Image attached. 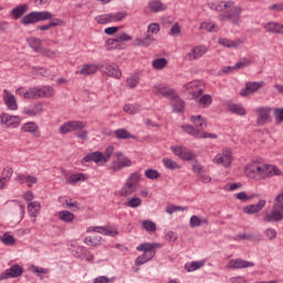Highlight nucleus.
Listing matches in <instances>:
<instances>
[{
    "instance_id": "obj_1",
    "label": "nucleus",
    "mask_w": 283,
    "mask_h": 283,
    "mask_svg": "<svg viewBox=\"0 0 283 283\" xmlns=\"http://www.w3.org/2000/svg\"><path fill=\"white\" fill-rule=\"evenodd\" d=\"M41 21H50L49 28H63L65 27V22L59 18L52 19V12L50 11H32L25 14L21 20L20 23L22 25H34V23H41Z\"/></svg>"
},
{
    "instance_id": "obj_2",
    "label": "nucleus",
    "mask_w": 283,
    "mask_h": 283,
    "mask_svg": "<svg viewBox=\"0 0 283 283\" xmlns=\"http://www.w3.org/2000/svg\"><path fill=\"white\" fill-rule=\"evenodd\" d=\"M283 220V192L275 197L271 213L263 216V222H282Z\"/></svg>"
},
{
    "instance_id": "obj_3",
    "label": "nucleus",
    "mask_w": 283,
    "mask_h": 283,
    "mask_svg": "<svg viewBox=\"0 0 283 283\" xmlns=\"http://www.w3.org/2000/svg\"><path fill=\"white\" fill-rule=\"evenodd\" d=\"M182 92L188 94L190 101H198L202 96L205 87H202V82L192 81L182 86Z\"/></svg>"
},
{
    "instance_id": "obj_4",
    "label": "nucleus",
    "mask_w": 283,
    "mask_h": 283,
    "mask_svg": "<svg viewBox=\"0 0 283 283\" xmlns=\"http://www.w3.org/2000/svg\"><path fill=\"white\" fill-rule=\"evenodd\" d=\"M242 10L241 7H235V2H233V6L228 8V11L219 14V21H230V23L238 25L240 23Z\"/></svg>"
},
{
    "instance_id": "obj_5",
    "label": "nucleus",
    "mask_w": 283,
    "mask_h": 283,
    "mask_svg": "<svg viewBox=\"0 0 283 283\" xmlns=\"http://www.w3.org/2000/svg\"><path fill=\"white\" fill-rule=\"evenodd\" d=\"M87 127V123L81 120H70L62 124L59 128L60 134L65 135L71 132H77V129H85Z\"/></svg>"
},
{
    "instance_id": "obj_6",
    "label": "nucleus",
    "mask_w": 283,
    "mask_h": 283,
    "mask_svg": "<svg viewBox=\"0 0 283 283\" xmlns=\"http://www.w3.org/2000/svg\"><path fill=\"white\" fill-rule=\"evenodd\" d=\"M256 125L258 127H264L266 123L271 119V107L261 106L255 109Z\"/></svg>"
},
{
    "instance_id": "obj_7",
    "label": "nucleus",
    "mask_w": 283,
    "mask_h": 283,
    "mask_svg": "<svg viewBox=\"0 0 283 283\" xmlns=\"http://www.w3.org/2000/svg\"><path fill=\"white\" fill-rule=\"evenodd\" d=\"M21 275H23L22 266L19 264H13L4 272L0 273V282H3V280L21 277Z\"/></svg>"
},
{
    "instance_id": "obj_8",
    "label": "nucleus",
    "mask_w": 283,
    "mask_h": 283,
    "mask_svg": "<svg viewBox=\"0 0 283 283\" xmlns=\"http://www.w3.org/2000/svg\"><path fill=\"white\" fill-rule=\"evenodd\" d=\"M171 151L181 160H196V154L185 146H172Z\"/></svg>"
},
{
    "instance_id": "obj_9",
    "label": "nucleus",
    "mask_w": 283,
    "mask_h": 283,
    "mask_svg": "<svg viewBox=\"0 0 283 283\" xmlns=\"http://www.w3.org/2000/svg\"><path fill=\"white\" fill-rule=\"evenodd\" d=\"M0 123L4 125L7 129L10 127H19V125H21V117L2 113L0 115Z\"/></svg>"
},
{
    "instance_id": "obj_10",
    "label": "nucleus",
    "mask_w": 283,
    "mask_h": 283,
    "mask_svg": "<svg viewBox=\"0 0 283 283\" xmlns=\"http://www.w3.org/2000/svg\"><path fill=\"white\" fill-rule=\"evenodd\" d=\"M18 92L19 94H22L23 98H27V101L43 98V88L41 87H31L25 92H23V88H19Z\"/></svg>"
},
{
    "instance_id": "obj_11",
    "label": "nucleus",
    "mask_w": 283,
    "mask_h": 283,
    "mask_svg": "<svg viewBox=\"0 0 283 283\" xmlns=\"http://www.w3.org/2000/svg\"><path fill=\"white\" fill-rule=\"evenodd\" d=\"M261 87H264V82H247L245 87L240 91V96L243 98L255 94Z\"/></svg>"
},
{
    "instance_id": "obj_12",
    "label": "nucleus",
    "mask_w": 283,
    "mask_h": 283,
    "mask_svg": "<svg viewBox=\"0 0 283 283\" xmlns=\"http://www.w3.org/2000/svg\"><path fill=\"white\" fill-rule=\"evenodd\" d=\"M132 35H127V33H122L114 39L106 40L105 48L109 52L111 50H116V43H125L127 41H132Z\"/></svg>"
},
{
    "instance_id": "obj_13",
    "label": "nucleus",
    "mask_w": 283,
    "mask_h": 283,
    "mask_svg": "<svg viewBox=\"0 0 283 283\" xmlns=\"http://www.w3.org/2000/svg\"><path fill=\"white\" fill-rule=\"evenodd\" d=\"M101 70L102 72H104V74H107V76H111L112 78L120 80V77L123 76V72L118 70V66L116 64H102Z\"/></svg>"
},
{
    "instance_id": "obj_14",
    "label": "nucleus",
    "mask_w": 283,
    "mask_h": 283,
    "mask_svg": "<svg viewBox=\"0 0 283 283\" xmlns=\"http://www.w3.org/2000/svg\"><path fill=\"white\" fill-rule=\"evenodd\" d=\"M85 163H96V165H98V163H107V159L105 158V156L103 155V153H101V151H94V153L87 154V155L81 160V164H82V165H85Z\"/></svg>"
},
{
    "instance_id": "obj_15",
    "label": "nucleus",
    "mask_w": 283,
    "mask_h": 283,
    "mask_svg": "<svg viewBox=\"0 0 283 283\" xmlns=\"http://www.w3.org/2000/svg\"><path fill=\"white\" fill-rule=\"evenodd\" d=\"M273 176H282V170L273 165L261 166V178H271Z\"/></svg>"
},
{
    "instance_id": "obj_16",
    "label": "nucleus",
    "mask_w": 283,
    "mask_h": 283,
    "mask_svg": "<svg viewBox=\"0 0 283 283\" xmlns=\"http://www.w3.org/2000/svg\"><path fill=\"white\" fill-rule=\"evenodd\" d=\"M3 94L4 105H7L8 109H10L11 112H17L19 109V105L17 104V97H14L12 93H10V91L8 90H4Z\"/></svg>"
},
{
    "instance_id": "obj_17",
    "label": "nucleus",
    "mask_w": 283,
    "mask_h": 283,
    "mask_svg": "<svg viewBox=\"0 0 283 283\" xmlns=\"http://www.w3.org/2000/svg\"><path fill=\"white\" fill-rule=\"evenodd\" d=\"M266 207V200L261 199L255 205H249L243 207V213H247L248 216H253V213H260L262 209Z\"/></svg>"
},
{
    "instance_id": "obj_18",
    "label": "nucleus",
    "mask_w": 283,
    "mask_h": 283,
    "mask_svg": "<svg viewBox=\"0 0 283 283\" xmlns=\"http://www.w3.org/2000/svg\"><path fill=\"white\" fill-rule=\"evenodd\" d=\"M231 158V151L223 150L222 154H219L213 158V163H216L217 165H223V167H230Z\"/></svg>"
},
{
    "instance_id": "obj_19",
    "label": "nucleus",
    "mask_w": 283,
    "mask_h": 283,
    "mask_svg": "<svg viewBox=\"0 0 283 283\" xmlns=\"http://www.w3.org/2000/svg\"><path fill=\"white\" fill-rule=\"evenodd\" d=\"M170 105L172 107V112H176L177 114L182 113L185 109V101H182L177 93L170 97Z\"/></svg>"
},
{
    "instance_id": "obj_20",
    "label": "nucleus",
    "mask_w": 283,
    "mask_h": 283,
    "mask_svg": "<svg viewBox=\"0 0 283 283\" xmlns=\"http://www.w3.org/2000/svg\"><path fill=\"white\" fill-rule=\"evenodd\" d=\"M250 266H255V263L242 259L230 260L228 263V269H249Z\"/></svg>"
},
{
    "instance_id": "obj_21",
    "label": "nucleus",
    "mask_w": 283,
    "mask_h": 283,
    "mask_svg": "<svg viewBox=\"0 0 283 283\" xmlns=\"http://www.w3.org/2000/svg\"><path fill=\"white\" fill-rule=\"evenodd\" d=\"M154 93L160 94L166 98H171L176 94V91L174 88H170L169 86L157 84L154 86Z\"/></svg>"
},
{
    "instance_id": "obj_22",
    "label": "nucleus",
    "mask_w": 283,
    "mask_h": 283,
    "mask_svg": "<svg viewBox=\"0 0 283 283\" xmlns=\"http://www.w3.org/2000/svg\"><path fill=\"white\" fill-rule=\"evenodd\" d=\"M21 132L32 134L35 138H41V132H39V125L34 122H29L22 125Z\"/></svg>"
},
{
    "instance_id": "obj_23",
    "label": "nucleus",
    "mask_w": 283,
    "mask_h": 283,
    "mask_svg": "<svg viewBox=\"0 0 283 283\" xmlns=\"http://www.w3.org/2000/svg\"><path fill=\"white\" fill-rule=\"evenodd\" d=\"M157 247H160V243H142L137 247L138 251H142L143 253H146L148 255H153V258H155L156 255V249Z\"/></svg>"
},
{
    "instance_id": "obj_24",
    "label": "nucleus",
    "mask_w": 283,
    "mask_h": 283,
    "mask_svg": "<svg viewBox=\"0 0 283 283\" xmlns=\"http://www.w3.org/2000/svg\"><path fill=\"white\" fill-rule=\"evenodd\" d=\"M154 41H156V38L151 33H146L145 38H143V39L137 38L135 40V46L136 48H149V45L154 44Z\"/></svg>"
},
{
    "instance_id": "obj_25",
    "label": "nucleus",
    "mask_w": 283,
    "mask_h": 283,
    "mask_svg": "<svg viewBox=\"0 0 283 283\" xmlns=\"http://www.w3.org/2000/svg\"><path fill=\"white\" fill-rule=\"evenodd\" d=\"M207 54V48L205 46H197L191 49V51L186 55L188 61H196V59H200V56H205Z\"/></svg>"
},
{
    "instance_id": "obj_26",
    "label": "nucleus",
    "mask_w": 283,
    "mask_h": 283,
    "mask_svg": "<svg viewBox=\"0 0 283 283\" xmlns=\"http://www.w3.org/2000/svg\"><path fill=\"white\" fill-rule=\"evenodd\" d=\"M262 166L258 165L256 163H251L248 167H245V176L248 178H255L256 176H261Z\"/></svg>"
},
{
    "instance_id": "obj_27",
    "label": "nucleus",
    "mask_w": 283,
    "mask_h": 283,
    "mask_svg": "<svg viewBox=\"0 0 283 283\" xmlns=\"http://www.w3.org/2000/svg\"><path fill=\"white\" fill-rule=\"evenodd\" d=\"M197 105L201 109H207V107H211L213 103V97L210 94L201 95L197 99Z\"/></svg>"
},
{
    "instance_id": "obj_28",
    "label": "nucleus",
    "mask_w": 283,
    "mask_h": 283,
    "mask_svg": "<svg viewBox=\"0 0 283 283\" xmlns=\"http://www.w3.org/2000/svg\"><path fill=\"white\" fill-rule=\"evenodd\" d=\"M115 134V138H117V140H127L129 138H132L133 140H136V136L132 135L127 129L125 128H118L114 132Z\"/></svg>"
},
{
    "instance_id": "obj_29",
    "label": "nucleus",
    "mask_w": 283,
    "mask_h": 283,
    "mask_svg": "<svg viewBox=\"0 0 283 283\" xmlns=\"http://www.w3.org/2000/svg\"><path fill=\"white\" fill-rule=\"evenodd\" d=\"M234 240H237L238 242H240V240H248L249 242H260L261 237L253 234V233H239L234 237Z\"/></svg>"
},
{
    "instance_id": "obj_30",
    "label": "nucleus",
    "mask_w": 283,
    "mask_h": 283,
    "mask_svg": "<svg viewBox=\"0 0 283 283\" xmlns=\"http://www.w3.org/2000/svg\"><path fill=\"white\" fill-rule=\"evenodd\" d=\"M210 8L216 12H223V10H228V8H233V1L213 2Z\"/></svg>"
},
{
    "instance_id": "obj_31",
    "label": "nucleus",
    "mask_w": 283,
    "mask_h": 283,
    "mask_svg": "<svg viewBox=\"0 0 283 283\" xmlns=\"http://www.w3.org/2000/svg\"><path fill=\"white\" fill-rule=\"evenodd\" d=\"M274 90H277L279 94L283 95V85L282 84H275ZM274 116L276 123H283V107L282 108H275L274 109Z\"/></svg>"
},
{
    "instance_id": "obj_32",
    "label": "nucleus",
    "mask_w": 283,
    "mask_h": 283,
    "mask_svg": "<svg viewBox=\"0 0 283 283\" xmlns=\"http://www.w3.org/2000/svg\"><path fill=\"white\" fill-rule=\"evenodd\" d=\"M25 12H28V4H19L11 10V17H13L15 21H18V19H21V17L25 14Z\"/></svg>"
},
{
    "instance_id": "obj_33",
    "label": "nucleus",
    "mask_w": 283,
    "mask_h": 283,
    "mask_svg": "<svg viewBox=\"0 0 283 283\" xmlns=\"http://www.w3.org/2000/svg\"><path fill=\"white\" fill-rule=\"evenodd\" d=\"M27 43L33 52H41V49L43 48V42H41V39L39 38H29L27 39Z\"/></svg>"
},
{
    "instance_id": "obj_34",
    "label": "nucleus",
    "mask_w": 283,
    "mask_h": 283,
    "mask_svg": "<svg viewBox=\"0 0 283 283\" xmlns=\"http://www.w3.org/2000/svg\"><path fill=\"white\" fill-rule=\"evenodd\" d=\"M134 191H136V184L132 181H126V184L120 190V196H123L124 198H127V196H132Z\"/></svg>"
},
{
    "instance_id": "obj_35",
    "label": "nucleus",
    "mask_w": 283,
    "mask_h": 283,
    "mask_svg": "<svg viewBox=\"0 0 283 283\" xmlns=\"http://www.w3.org/2000/svg\"><path fill=\"white\" fill-rule=\"evenodd\" d=\"M181 129L186 132V134H189L190 136H193V138H200V134H202V128L197 129L193 125H182Z\"/></svg>"
},
{
    "instance_id": "obj_36",
    "label": "nucleus",
    "mask_w": 283,
    "mask_h": 283,
    "mask_svg": "<svg viewBox=\"0 0 283 283\" xmlns=\"http://www.w3.org/2000/svg\"><path fill=\"white\" fill-rule=\"evenodd\" d=\"M228 109L231 114H237V116H247V109L240 104H230L228 105Z\"/></svg>"
},
{
    "instance_id": "obj_37",
    "label": "nucleus",
    "mask_w": 283,
    "mask_h": 283,
    "mask_svg": "<svg viewBox=\"0 0 283 283\" xmlns=\"http://www.w3.org/2000/svg\"><path fill=\"white\" fill-rule=\"evenodd\" d=\"M189 224L191 229H196V227H202V224H209V219L207 218L199 219L198 216L193 214L192 217H190Z\"/></svg>"
},
{
    "instance_id": "obj_38",
    "label": "nucleus",
    "mask_w": 283,
    "mask_h": 283,
    "mask_svg": "<svg viewBox=\"0 0 283 283\" xmlns=\"http://www.w3.org/2000/svg\"><path fill=\"white\" fill-rule=\"evenodd\" d=\"M39 211H41V203L39 201H32L28 205V212L31 218H36V216H39Z\"/></svg>"
},
{
    "instance_id": "obj_39",
    "label": "nucleus",
    "mask_w": 283,
    "mask_h": 283,
    "mask_svg": "<svg viewBox=\"0 0 283 283\" xmlns=\"http://www.w3.org/2000/svg\"><path fill=\"white\" fill-rule=\"evenodd\" d=\"M98 67L94 64H84L80 71V74L83 76H90L92 74H96Z\"/></svg>"
},
{
    "instance_id": "obj_40",
    "label": "nucleus",
    "mask_w": 283,
    "mask_h": 283,
    "mask_svg": "<svg viewBox=\"0 0 283 283\" xmlns=\"http://www.w3.org/2000/svg\"><path fill=\"white\" fill-rule=\"evenodd\" d=\"M125 167H132V160L129 158H124L119 163L115 161L113 164L112 169H113V171H120V169H123Z\"/></svg>"
},
{
    "instance_id": "obj_41",
    "label": "nucleus",
    "mask_w": 283,
    "mask_h": 283,
    "mask_svg": "<svg viewBox=\"0 0 283 283\" xmlns=\"http://www.w3.org/2000/svg\"><path fill=\"white\" fill-rule=\"evenodd\" d=\"M149 9L151 12H164V10H167V6L160 0H154L149 3Z\"/></svg>"
},
{
    "instance_id": "obj_42",
    "label": "nucleus",
    "mask_w": 283,
    "mask_h": 283,
    "mask_svg": "<svg viewBox=\"0 0 283 283\" xmlns=\"http://www.w3.org/2000/svg\"><path fill=\"white\" fill-rule=\"evenodd\" d=\"M95 20L99 25H105L107 23L114 22L113 13H106V14L97 15L95 18Z\"/></svg>"
},
{
    "instance_id": "obj_43",
    "label": "nucleus",
    "mask_w": 283,
    "mask_h": 283,
    "mask_svg": "<svg viewBox=\"0 0 283 283\" xmlns=\"http://www.w3.org/2000/svg\"><path fill=\"white\" fill-rule=\"evenodd\" d=\"M0 241L3 242L6 247H14V244H17V239H14L12 234L8 232L0 237Z\"/></svg>"
},
{
    "instance_id": "obj_44",
    "label": "nucleus",
    "mask_w": 283,
    "mask_h": 283,
    "mask_svg": "<svg viewBox=\"0 0 283 283\" xmlns=\"http://www.w3.org/2000/svg\"><path fill=\"white\" fill-rule=\"evenodd\" d=\"M93 231L96 233H102V235H111L112 238H116V234L118 233V231H113L105 227H94Z\"/></svg>"
},
{
    "instance_id": "obj_45",
    "label": "nucleus",
    "mask_w": 283,
    "mask_h": 283,
    "mask_svg": "<svg viewBox=\"0 0 283 283\" xmlns=\"http://www.w3.org/2000/svg\"><path fill=\"white\" fill-rule=\"evenodd\" d=\"M59 218L62 220V222H73L74 221V213L67 211V210H62L59 212Z\"/></svg>"
},
{
    "instance_id": "obj_46",
    "label": "nucleus",
    "mask_w": 283,
    "mask_h": 283,
    "mask_svg": "<svg viewBox=\"0 0 283 283\" xmlns=\"http://www.w3.org/2000/svg\"><path fill=\"white\" fill-rule=\"evenodd\" d=\"M167 59L165 57H157L151 62L154 70H165L167 67Z\"/></svg>"
},
{
    "instance_id": "obj_47",
    "label": "nucleus",
    "mask_w": 283,
    "mask_h": 283,
    "mask_svg": "<svg viewBox=\"0 0 283 283\" xmlns=\"http://www.w3.org/2000/svg\"><path fill=\"white\" fill-rule=\"evenodd\" d=\"M264 30L266 32H270L271 34H280V23H277V22H268L264 27Z\"/></svg>"
},
{
    "instance_id": "obj_48",
    "label": "nucleus",
    "mask_w": 283,
    "mask_h": 283,
    "mask_svg": "<svg viewBox=\"0 0 283 283\" xmlns=\"http://www.w3.org/2000/svg\"><path fill=\"white\" fill-rule=\"evenodd\" d=\"M150 260H154L153 254L144 253L143 255L137 256L135 264L136 266H143V264H147Z\"/></svg>"
},
{
    "instance_id": "obj_49",
    "label": "nucleus",
    "mask_w": 283,
    "mask_h": 283,
    "mask_svg": "<svg viewBox=\"0 0 283 283\" xmlns=\"http://www.w3.org/2000/svg\"><path fill=\"white\" fill-rule=\"evenodd\" d=\"M81 180H85V175H83V172L74 174L66 179V185H76V182H81Z\"/></svg>"
},
{
    "instance_id": "obj_50",
    "label": "nucleus",
    "mask_w": 283,
    "mask_h": 283,
    "mask_svg": "<svg viewBox=\"0 0 283 283\" xmlns=\"http://www.w3.org/2000/svg\"><path fill=\"white\" fill-rule=\"evenodd\" d=\"M218 42L219 45H222L223 48H238V45H240V41H231L224 38L219 39Z\"/></svg>"
},
{
    "instance_id": "obj_51",
    "label": "nucleus",
    "mask_w": 283,
    "mask_h": 283,
    "mask_svg": "<svg viewBox=\"0 0 283 283\" xmlns=\"http://www.w3.org/2000/svg\"><path fill=\"white\" fill-rule=\"evenodd\" d=\"M202 266H205L203 262L192 261L190 264L187 263L185 269L188 271V273H191V271H198V269H202Z\"/></svg>"
},
{
    "instance_id": "obj_52",
    "label": "nucleus",
    "mask_w": 283,
    "mask_h": 283,
    "mask_svg": "<svg viewBox=\"0 0 283 283\" xmlns=\"http://www.w3.org/2000/svg\"><path fill=\"white\" fill-rule=\"evenodd\" d=\"M142 229H144V231L153 233L154 231H156V223L151 220H144L142 222Z\"/></svg>"
},
{
    "instance_id": "obj_53",
    "label": "nucleus",
    "mask_w": 283,
    "mask_h": 283,
    "mask_svg": "<svg viewBox=\"0 0 283 283\" xmlns=\"http://www.w3.org/2000/svg\"><path fill=\"white\" fill-rule=\"evenodd\" d=\"M142 205L143 199L138 197H133L126 202V206H128L130 209H138V207H140Z\"/></svg>"
},
{
    "instance_id": "obj_54",
    "label": "nucleus",
    "mask_w": 283,
    "mask_h": 283,
    "mask_svg": "<svg viewBox=\"0 0 283 283\" xmlns=\"http://www.w3.org/2000/svg\"><path fill=\"white\" fill-rule=\"evenodd\" d=\"M163 164L166 167V169H171V170L180 169V166L178 165V163L169 158H164Z\"/></svg>"
},
{
    "instance_id": "obj_55",
    "label": "nucleus",
    "mask_w": 283,
    "mask_h": 283,
    "mask_svg": "<svg viewBox=\"0 0 283 283\" xmlns=\"http://www.w3.org/2000/svg\"><path fill=\"white\" fill-rule=\"evenodd\" d=\"M102 240L103 238L101 237H93V238H85L84 242L88 247H99Z\"/></svg>"
},
{
    "instance_id": "obj_56",
    "label": "nucleus",
    "mask_w": 283,
    "mask_h": 283,
    "mask_svg": "<svg viewBox=\"0 0 283 283\" xmlns=\"http://www.w3.org/2000/svg\"><path fill=\"white\" fill-rule=\"evenodd\" d=\"M145 176L148 180H158V178H160V172L156 169L149 168L145 171Z\"/></svg>"
},
{
    "instance_id": "obj_57",
    "label": "nucleus",
    "mask_w": 283,
    "mask_h": 283,
    "mask_svg": "<svg viewBox=\"0 0 283 283\" xmlns=\"http://www.w3.org/2000/svg\"><path fill=\"white\" fill-rule=\"evenodd\" d=\"M260 195H251V196H248L247 192L244 191H241L239 193L235 195V198L238 200H241V202H248V200H253V198L258 197Z\"/></svg>"
},
{
    "instance_id": "obj_58",
    "label": "nucleus",
    "mask_w": 283,
    "mask_h": 283,
    "mask_svg": "<svg viewBox=\"0 0 283 283\" xmlns=\"http://www.w3.org/2000/svg\"><path fill=\"white\" fill-rule=\"evenodd\" d=\"M190 120L193 122L196 127H207V123H205V119L202 118V115L191 116Z\"/></svg>"
},
{
    "instance_id": "obj_59",
    "label": "nucleus",
    "mask_w": 283,
    "mask_h": 283,
    "mask_svg": "<svg viewBox=\"0 0 283 283\" xmlns=\"http://www.w3.org/2000/svg\"><path fill=\"white\" fill-rule=\"evenodd\" d=\"M187 207L170 205L167 207L166 212L171 216L172 213H176V211H187Z\"/></svg>"
},
{
    "instance_id": "obj_60",
    "label": "nucleus",
    "mask_w": 283,
    "mask_h": 283,
    "mask_svg": "<svg viewBox=\"0 0 283 283\" xmlns=\"http://www.w3.org/2000/svg\"><path fill=\"white\" fill-rule=\"evenodd\" d=\"M39 54H41V56H45L46 59H54L56 56V52L43 46L41 48Z\"/></svg>"
},
{
    "instance_id": "obj_61",
    "label": "nucleus",
    "mask_w": 283,
    "mask_h": 283,
    "mask_svg": "<svg viewBox=\"0 0 283 283\" xmlns=\"http://www.w3.org/2000/svg\"><path fill=\"white\" fill-rule=\"evenodd\" d=\"M41 90L42 98H50L54 95V88L52 86H43Z\"/></svg>"
},
{
    "instance_id": "obj_62",
    "label": "nucleus",
    "mask_w": 283,
    "mask_h": 283,
    "mask_svg": "<svg viewBox=\"0 0 283 283\" xmlns=\"http://www.w3.org/2000/svg\"><path fill=\"white\" fill-rule=\"evenodd\" d=\"M249 65H251V59L243 57L240 60V62H238L234 65V67H235V70H242V67H249Z\"/></svg>"
},
{
    "instance_id": "obj_63",
    "label": "nucleus",
    "mask_w": 283,
    "mask_h": 283,
    "mask_svg": "<svg viewBox=\"0 0 283 283\" xmlns=\"http://www.w3.org/2000/svg\"><path fill=\"white\" fill-rule=\"evenodd\" d=\"M76 138L80 140H87L90 133L85 128L77 129L75 133Z\"/></svg>"
},
{
    "instance_id": "obj_64",
    "label": "nucleus",
    "mask_w": 283,
    "mask_h": 283,
    "mask_svg": "<svg viewBox=\"0 0 283 283\" xmlns=\"http://www.w3.org/2000/svg\"><path fill=\"white\" fill-rule=\"evenodd\" d=\"M125 17H127V11H120L117 13H113V21L114 22L123 21V19H125Z\"/></svg>"
}]
</instances>
